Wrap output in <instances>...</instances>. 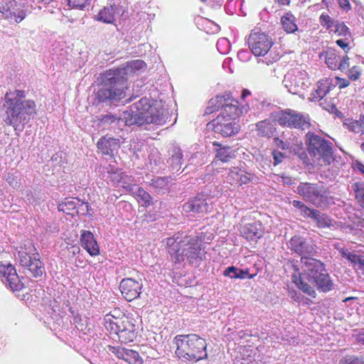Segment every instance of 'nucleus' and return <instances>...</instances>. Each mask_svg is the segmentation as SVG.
Listing matches in <instances>:
<instances>
[{
	"mask_svg": "<svg viewBox=\"0 0 364 364\" xmlns=\"http://www.w3.org/2000/svg\"><path fill=\"white\" fill-rule=\"evenodd\" d=\"M277 145L279 149L282 150H287L289 149V144H287V142H284V141L280 139H277Z\"/></svg>",
	"mask_w": 364,
	"mask_h": 364,
	"instance_id": "obj_59",
	"label": "nucleus"
},
{
	"mask_svg": "<svg viewBox=\"0 0 364 364\" xmlns=\"http://www.w3.org/2000/svg\"><path fill=\"white\" fill-rule=\"evenodd\" d=\"M343 125L354 133H364V114H361L358 120L346 119Z\"/></svg>",
	"mask_w": 364,
	"mask_h": 364,
	"instance_id": "obj_35",
	"label": "nucleus"
},
{
	"mask_svg": "<svg viewBox=\"0 0 364 364\" xmlns=\"http://www.w3.org/2000/svg\"><path fill=\"white\" fill-rule=\"evenodd\" d=\"M282 28L287 33H294L298 30L296 18L291 13H286L281 18Z\"/></svg>",
	"mask_w": 364,
	"mask_h": 364,
	"instance_id": "obj_36",
	"label": "nucleus"
},
{
	"mask_svg": "<svg viewBox=\"0 0 364 364\" xmlns=\"http://www.w3.org/2000/svg\"><path fill=\"white\" fill-rule=\"evenodd\" d=\"M248 46L255 56H264L274 43L270 36L263 32L252 30L247 39Z\"/></svg>",
	"mask_w": 364,
	"mask_h": 364,
	"instance_id": "obj_11",
	"label": "nucleus"
},
{
	"mask_svg": "<svg viewBox=\"0 0 364 364\" xmlns=\"http://www.w3.org/2000/svg\"><path fill=\"white\" fill-rule=\"evenodd\" d=\"M331 33H334L339 36L343 37L344 38H346V40H348L351 38V33L349 28L343 22L338 21H337V23L333 27Z\"/></svg>",
	"mask_w": 364,
	"mask_h": 364,
	"instance_id": "obj_39",
	"label": "nucleus"
},
{
	"mask_svg": "<svg viewBox=\"0 0 364 364\" xmlns=\"http://www.w3.org/2000/svg\"><path fill=\"white\" fill-rule=\"evenodd\" d=\"M146 63L141 60H135L128 62L126 65L116 69H112L118 76L123 77L124 81L127 83L129 75L135 73L137 71L144 70Z\"/></svg>",
	"mask_w": 364,
	"mask_h": 364,
	"instance_id": "obj_24",
	"label": "nucleus"
},
{
	"mask_svg": "<svg viewBox=\"0 0 364 364\" xmlns=\"http://www.w3.org/2000/svg\"><path fill=\"white\" fill-rule=\"evenodd\" d=\"M257 135L259 136L271 137L275 131L274 124L269 119H264L256 124Z\"/></svg>",
	"mask_w": 364,
	"mask_h": 364,
	"instance_id": "obj_32",
	"label": "nucleus"
},
{
	"mask_svg": "<svg viewBox=\"0 0 364 364\" xmlns=\"http://www.w3.org/2000/svg\"><path fill=\"white\" fill-rule=\"evenodd\" d=\"M2 108L5 124L15 129L19 127L23 128L37 114L36 102L26 100L25 91L19 90L5 94Z\"/></svg>",
	"mask_w": 364,
	"mask_h": 364,
	"instance_id": "obj_3",
	"label": "nucleus"
},
{
	"mask_svg": "<svg viewBox=\"0 0 364 364\" xmlns=\"http://www.w3.org/2000/svg\"><path fill=\"white\" fill-rule=\"evenodd\" d=\"M208 126L215 133L220 134L223 136H230L240 130V126L235 119L227 118L223 115H218Z\"/></svg>",
	"mask_w": 364,
	"mask_h": 364,
	"instance_id": "obj_15",
	"label": "nucleus"
},
{
	"mask_svg": "<svg viewBox=\"0 0 364 364\" xmlns=\"http://www.w3.org/2000/svg\"><path fill=\"white\" fill-rule=\"evenodd\" d=\"M240 231L241 235L247 240L257 241L263 236L264 228L260 221L256 220L242 225Z\"/></svg>",
	"mask_w": 364,
	"mask_h": 364,
	"instance_id": "obj_21",
	"label": "nucleus"
},
{
	"mask_svg": "<svg viewBox=\"0 0 364 364\" xmlns=\"http://www.w3.org/2000/svg\"><path fill=\"white\" fill-rule=\"evenodd\" d=\"M213 145L216 152L214 164H218L219 161L226 163L235 157V151L230 146H222L218 142H214Z\"/></svg>",
	"mask_w": 364,
	"mask_h": 364,
	"instance_id": "obj_29",
	"label": "nucleus"
},
{
	"mask_svg": "<svg viewBox=\"0 0 364 364\" xmlns=\"http://www.w3.org/2000/svg\"><path fill=\"white\" fill-rule=\"evenodd\" d=\"M336 82L340 89L345 88L350 85V81L348 80L339 77H336Z\"/></svg>",
	"mask_w": 364,
	"mask_h": 364,
	"instance_id": "obj_55",
	"label": "nucleus"
},
{
	"mask_svg": "<svg viewBox=\"0 0 364 364\" xmlns=\"http://www.w3.org/2000/svg\"><path fill=\"white\" fill-rule=\"evenodd\" d=\"M69 6L80 10L84 9L89 5L90 0H67Z\"/></svg>",
	"mask_w": 364,
	"mask_h": 364,
	"instance_id": "obj_45",
	"label": "nucleus"
},
{
	"mask_svg": "<svg viewBox=\"0 0 364 364\" xmlns=\"http://www.w3.org/2000/svg\"><path fill=\"white\" fill-rule=\"evenodd\" d=\"M319 21L323 27L328 30L331 33L333 27L335 26L337 21L332 19L328 14H322L319 17Z\"/></svg>",
	"mask_w": 364,
	"mask_h": 364,
	"instance_id": "obj_41",
	"label": "nucleus"
},
{
	"mask_svg": "<svg viewBox=\"0 0 364 364\" xmlns=\"http://www.w3.org/2000/svg\"><path fill=\"white\" fill-rule=\"evenodd\" d=\"M0 12L5 18L14 19L16 23L21 22L26 16L21 2L17 0H1Z\"/></svg>",
	"mask_w": 364,
	"mask_h": 364,
	"instance_id": "obj_18",
	"label": "nucleus"
},
{
	"mask_svg": "<svg viewBox=\"0 0 364 364\" xmlns=\"http://www.w3.org/2000/svg\"><path fill=\"white\" fill-rule=\"evenodd\" d=\"M242 170L233 168L229 172L227 178L228 180H232L234 182H238L240 176L242 174Z\"/></svg>",
	"mask_w": 364,
	"mask_h": 364,
	"instance_id": "obj_49",
	"label": "nucleus"
},
{
	"mask_svg": "<svg viewBox=\"0 0 364 364\" xmlns=\"http://www.w3.org/2000/svg\"><path fill=\"white\" fill-rule=\"evenodd\" d=\"M361 73L358 66H353L348 70V76L351 80H357L360 77Z\"/></svg>",
	"mask_w": 364,
	"mask_h": 364,
	"instance_id": "obj_48",
	"label": "nucleus"
},
{
	"mask_svg": "<svg viewBox=\"0 0 364 364\" xmlns=\"http://www.w3.org/2000/svg\"><path fill=\"white\" fill-rule=\"evenodd\" d=\"M330 91L328 83L324 80H320L316 84V88L311 94V101H319L323 99Z\"/></svg>",
	"mask_w": 364,
	"mask_h": 364,
	"instance_id": "obj_33",
	"label": "nucleus"
},
{
	"mask_svg": "<svg viewBox=\"0 0 364 364\" xmlns=\"http://www.w3.org/2000/svg\"><path fill=\"white\" fill-rule=\"evenodd\" d=\"M360 149L364 153V142L360 144Z\"/></svg>",
	"mask_w": 364,
	"mask_h": 364,
	"instance_id": "obj_64",
	"label": "nucleus"
},
{
	"mask_svg": "<svg viewBox=\"0 0 364 364\" xmlns=\"http://www.w3.org/2000/svg\"><path fill=\"white\" fill-rule=\"evenodd\" d=\"M216 47H217L218 50L221 54L225 55V54L228 53L230 50V43L228 38H221L218 39L217 44H216Z\"/></svg>",
	"mask_w": 364,
	"mask_h": 364,
	"instance_id": "obj_44",
	"label": "nucleus"
},
{
	"mask_svg": "<svg viewBox=\"0 0 364 364\" xmlns=\"http://www.w3.org/2000/svg\"><path fill=\"white\" fill-rule=\"evenodd\" d=\"M119 122H123L127 126L160 125L166 122V115L161 109L151 105L149 98L142 97L132 104L129 109L124 111L119 118L111 114L102 115L99 119V126L107 129Z\"/></svg>",
	"mask_w": 364,
	"mask_h": 364,
	"instance_id": "obj_2",
	"label": "nucleus"
},
{
	"mask_svg": "<svg viewBox=\"0 0 364 364\" xmlns=\"http://www.w3.org/2000/svg\"><path fill=\"white\" fill-rule=\"evenodd\" d=\"M0 277L1 281L6 286L9 287L12 291H20L24 285L20 280L16 270L11 264H0Z\"/></svg>",
	"mask_w": 364,
	"mask_h": 364,
	"instance_id": "obj_19",
	"label": "nucleus"
},
{
	"mask_svg": "<svg viewBox=\"0 0 364 364\" xmlns=\"http://www.w3.org/2000/svg\"><path fill=\"white\" fill-rule=\"evenodd\" d=\"M292 204L295 208L299 209L300 210L305 205L303 202L299 200H293Z\"/></svg>",
	"mask_w": 364,
	"mask_h": 364,
	"instance_id": "obj_60",
	"label": "nucleus"
},
{
	"mask_svg": "<svg viewBox=\"0 0 364 364\" xmlns=\"http://www.w3.org/2000/svg\"><path fill=\"white\" fill-rule=\"evenodd\" d=\"M109 350L114 354L118 358L123 359L129 363H142V360L141 359L139 353L134 350L122 348L120 346H109Z\"/></svg>",
	"mask_w": 364,
	"mask_h": 364,
	"instance_id": "obj_23",
	"label": "nucleus"
},
{
	"mask_svg": "<svg viewBox=\"0 0 364 364\" xmlns=\"http://www.w3.org/2000/svg\"><path fill=\"white\" fill-rule=\"evenodd\" d=\"M176 354L179 358L198 361L208 357L205 339L196 334L177 335L174 338Z\"/></svg>",
	"mask_w": 364,
	"mask_h": 364,
	"instance_id": "obj_6",
	"label": "nucleus"
},
{
	"mask_svg": "<svg viewBox=\"0 0 364 364\" xmlns=\"http://www.w3.org/2000/svg\"><path fill=\"white\" fill-rule=\"evenodd\" d=\"M272 156H273V159H274V166H277L279 164H280L284 158V154H282L280 151H274L272 152Z\"/></svg>",
	"mask_w": 364,
	"mask_h": 364,
	"instance_id": "obj_51",
	"label": "nucleus"
},
{
	"mask_svg": "<svg viewBox=\"0 0 364 364\" xmlns=\"http://www.w3.org/2000/svg\"><path fill=\"white\" fill-rule=\"evenodd\" d=\"M311 219L317 223V226L320 228H329L332 226V220L327 215L322 213L318 210L316 211Z\"/></svg>",
	"mask_w": 364,
	"mask_h": 364,
	"instance_id": "obj_38",
	"label": "nucleus"
},
{
	"mask_svg": "<svg viewBox=\"0 0 364 364\" xmlns=\"http://www.w3.org/2000/svg\"><path fill=\"white\" fill-rule=\"evenodd\" d=\"M296 191L305 201L317 208H324L329 203V192L323 183L301 182Z\"/></svg>",
	"mask_w": 364,
	"mask_h": 364,
	"instance_id": "obj_8",
	"label": "nucleus"
},
{
	"mask_svg": "<svg viewBox=\"0 0 364 364\" xmlns=\"http://www.w3.org/2000/svg\"><path fill=\"white\" fill-rule=\"evenodd\" d=\"M213 209V203L204 194H199L185 203L182 207V211L185 213H207Z\"/></svg>",
	"mask_w": 364,
	"mask_h": 364,
	"instance_id": "obj_17",
	"label": "nucleus"
},
{
	"mask_svg": "<svg viewBox=\"0 0 364 364\" xmlns=\"http://www.w3.org/2000/svg\"><path fill=\"white\" fill-rule=\"evenodd\" d=\"M6 181L12 186H17L18 185V181L17 179L11 174H9L6 178Z\"/></svg>",
	"mask_w": 364,
	"mask_h": 364,
	"instance_id": "obj_58",
	"label": "nucleus"
},
{
	"mask_svg": "<svg viewBox=\"0 0 364 364\" xmlns=\"http://www.w3.org/2000/svg\"><path fill=\"white\" fill-rule=\"evenodd\" d=\"M277 120L281 126L306 129L310 127L309 117L306 114L287 109L277 114Z\"/></svg>",
	"mask_w": 364,
	"mask_h": 364,
	"instance_id": "obj_12",
	"label": "nucleus"
},
{
	"mask_svg": "<svg viewBox=\"0 0 364 364\" xmlns=\"http://www.w3.org/2000/svg\"><path fill=\"white\" fill-rule=\"evenodd\" d=\"M287 245L289 249L301 256V262L304 258L312 257L318 253L316 245L301 236L292 237Z\"/></svg>",
	"mask_w": 364,
	"mask_h": 364,
	"instance_id": "obj_13",
	"label": "nucleus"
},
{
	"mask_svg": "<svg viewBox=\"0 0 364 364\" xmlns=\"http://www.w3.org/2000/svg\"><path fill=\"white\" fill-rule=\"evenodd\" d=\"M337 1L341 9L343 11H348L351 9L349 0H337Z\"/></svg>",
	"mask_w": 364,
	"mask_h": 364,
	"instance_id": "obj_54",
	"label": "nucleus"
},
{
	"mask_svg": "<svg viewBox=\"0 0 364 364\" xmlns=\"http://www.w3.org/2000/svg\"><path fill=\"white\" fill-rule=\"evenodd\" d=\"M340 253L341 254L342 257L349 260L350 262L354 264H360L361 265H363V259L358 255H356L355 254L348 252L347 250H345L343 248H341L340 250Z\"/></svg>",
	"mask_w": 364,
	"mask_h": 364,
	"instance_id": "obj_42",
	"label": "nucleus"
},
{
	"mask_svg": "<svg viewBox=\"0 0 364 364\" xmlns=\"http://www.w3.org/2000/svg\"><path fill=\"white\" fill-rule=\"evenodd\" d=\"M123 9L118 5H110L104 7L97 14V20L106 23H112L116 18L121 16Z\"/></svg>",
	"mask_w": 364,
	"mask_h": 364,
	"instance_id": "obj_27",
	"label": "nucleus"
},
{
	"mask_svg": "<svg viewBox=\"0 0 364 364\" xmlns=\"http://www.w3.org/2000/svg\"><path fill=\"white\" fill-rule=\"evenodd\" d=\"M75 214L87 215L90 213V205L87 203L83 202L80 200L79 203L77 205Z\"/></svg>",
	"mask_w": 364,
	"mask_h": 364,
	"instance_id": "obj_47",
	"label": "nucleus"
},
{
	"mask_svg": "<svg viewBox=\"0 0 364 364\" xmlns=\"http://www.w3.org/2000/svg\"><path fill=\"white\" fill-rule=\"evenodd\" d=\"M126 316L118 309H114L104 317V323L106 329L110 333L117 334L122 326Z\"/></svg>",
	"mask_w": 364,
	"mask_h": 364,
	"instance_id": "obj_22",
	"label": "nucleus"
},
{
	"mask_svg": "<svg viewBox=\"0 0 364 364\" xmlns=\"http://www.w3.org/2000/svg\"><path fill=\"white\" fill-rule=\"evenodd\" d=\"M54 1H55V0H28L27 4H28L29 2H33L36 6L41 9V7L39 6H38V4L43 3L45 4H50L51 2H54Z\"/></svg>",
	"mask_w": 364,
	"mask_h": 364,
	"instance_id": "obj_57",
	"label": "nucleus"
},
{
	"mask_svg": "<svg viewBox=\"0 0 364 364\" xmlns=\"http://www.w3.org/2000/svg\"><path fill=\"white\" fill-rule=\"evenodd\" d=\"M79 202L80 199L76 198H65L64 201L58 204V209L59 211H62L67 215H74Z\"/></svg>",
	"mask_w": 364,
	"mask_h": 364,
	"instance_id": "obj_34",
	"label": "nucleus"
},
{
	"mask_svg": "<svg viewBox=\"0 0 364 364\" xmlns=\"http://www.w3.org/2000/svg\"><path fill=\"white\" fill-rule=\"evenodd\" d=\"M316 210H317L311 209L305 205L301 208V212L302 214H304V215H305L308 218H312V217L314 216V215L315 214Z\"/></svg>",
	"mask_w": 364,
	"mask_h": 364,
	"instance_id": "obj_53",
	"label": "nucleus"
},
{
	"mask_svg": "<svg viewBox=\"0 0 364 364\" xmlns=\"http://www.w3.org/2000/svg\"><path fill=\"white\" fill-rule=\"evenodd\" d=\"M357 340L359 343L364 345V332H360L358 335Z\"/></svg>",
	"mask_w": 364,
	"mask_h": 364,
	"instance_id": "obj_62",
	"label": "nucleus"
},
{
	"mask_svg": "<svg viewBox=\"0 0 364 364\" xmlns=\"http://www.w3.org/2000/svg\"><path fill=\"white\" fill-rule=\"evenodd\" d=\"M320 58H324L325 63L332 70H341L345 72L350 66L349 58L346 54L341 53L333 48H328L319 55Z\"/></svg>",
	"mask_w": 364,
	"mask_h": 364,
	"instance_id": "obj_14",
	"label": "nucleus"
},
{
	"mask_svg": "<svg viewBox=\"0 0 364 364\" xmlns=\"http://www.w3.org/2000/svg\"><path fill=\"white\" fill-rule=\"evenodd\" d=\"M363 359L362 356L346 355L339 360V364H363Z\"/></svg>",
	"mask_w": 364,
	"mask_h": 364,
	"instance_id": "obj_43",
	"label": "nucleus"
},
{
	"mask_svg": "<svg viewBox=\"0 0 364 364\" xmlns=\"http://www.w3.org/2000/svg\"><path fill=\"white\" fill-rule=\"evenodd\" d=\"M136 196L138 200L142 203L144 207H148L153 204V198L151 195L144 190V188L139 187L137 188Z\"/></svg>",
	"mask_w": 364,
	"mask_h": 364,
	"instance_id": "obj_40",
	"label": "nucleus"
},
{
	"mask_svg": "<svg viewBox=\"0 0 364 364\" xmlns=\"http://www.w3.org/2000/svg\"><path fill=\"white\" fill-rule=\"evenodd\" d=\"M164 242L171 260L176 264L186 259L190 264H198L202 259L201 248L194 236L178 232Z\"/></svg>",
	"mask_w": 364,
	"mask_h": 364,
	"instance_id": "obj_4",
	"label": "nucleus"
},
{
	"mask_svg": "<svg viewBox=\"0 0 364 364\" xmlns=\"http://www.w3.org/2000/svg\"><path fill=\"white\" fill-rule=\"evenodd\" d=\"M18 256L21 265L33 277H41L45 273L44 264L40 259L38 253L31 255L22 251L18 252Z\"/></svg>",
	"mask_w": 364,
	"mask_h": 364,
	"instance_id": "obj_16",
	"label": "nucleus"
},
{
	"mask_svg": "<svg viewBox=\"0 0 364 364\" xmlns=\"http://www.w3.org/2000/svg\"><path fill=\"white\" fill-rule=\"evenodd\" d=\"M143 284L141 279L132 278L123 279L119 284V289L122 296L128 301L138 298L141 293Z\"/></svg>",
	"mask_w": 364,
	"mask_h": 364,
	"instance_id": "obj_20",
	"label": "nucleus"
},
{
	"mask_svg": "<svg viewBox=\"0 0 364 364\" xmlns=\"http://www.w3.org/2000/svg\"><path fill=\"white\" fill-rule=\"evenodd\" d=\"M306 138L307 151L313 160L329 165L333 160L332 143L311 132L306 134Z\"/></svg>",
	"mask_w": 364,
	"mask_h": 364,
	"instance_id": "obj_7",
	"label": "nucleus"
},
{
	"mask_svg": "<svg viewBox=\"0 0 364 364\" xmlns=\"http://www.w3.org/2000/svg\"><path fill=\"white\" fill-rule=\"evenodd\" d=\"M337 46H338L341 48L343 50L346 54L350 50V47L349 46V43L348 40H346V38L343 39H338L336 41Z\"/></svg>",
	"mask_w": 364,
	"mask_h": 364,
	"instance_id": "obj_50",
	"label": "nucleus"
},
{
	"mask_svg": "<svg viewBox=\"0 0 364 364\" xmlns=\"http://www.w3.org/2000/svg\"><path fill=\"white\" fill-rule=\"evenodd\" d=\"M301 264V272L297 265H291L294 270L291 275L292 282L298 289L312 298L316 296L314 287L323 293L333 289V283L321 261L312 257L304 258Z\"/></svg>",
	"mask_w": 364,
	"mask_h": 364,
	"instance_id": "obj_1",
	"label": "nucleus"
},
{
	"mask_svg": "<svg viewBox=\"0 0 364 364\" xmlns=\"http://www.w3.org/2000/svg\"><path fill=\"white\" fill-rule=\"evenodd\" d=\"M355 168L364 175V165L362 163L357 161L355 163Z\"/></svg>",
	"mask_w": 364,
	"mask_h": 364,
	"instance_id": "obj_61",
	"label": "nucleus"
},
{
	"mask_svg": "<svg viewBox=\"0 0 364 364\" xmlns=\"http://www.w3.org/2000/svg\"><path fill=\"white\" fill-rule=\"evenodd\" d=\"M238 105V101L233 99L230 94L225 93L210 100L205 113L210 114L221 109L219 115H223L227 118L232 117L237 121V118L242 113Z\"/></svg>",
	"mask_w": 364,
	"mask_h": 364,
	"instance_id": "obj_9",
	"label": "nucleus"
},
{
	"mask_svg": "<svg viewBox=\"0 0 364 364\" xmlns=\"http://www.w3.org/2000/svg\"><path fill=\"white\" fill-rule=\"evenodd\" d=\"M81 245L91 256H97L100 254V248L97 242L90 231H82L80 237Z\"/></svg>",
	"mask_w": 364,
	"mask_h": 364,
	"instance_id": "obj_28",
	"label": "nucleus"
},
{
	"mask_svg": "<svg viewBox=\"0 0 364 364\" xmlns=\"http://www.w3.org/2000/svg\"><path fill=\"white\" fill-rule=\"evenodd\" d=\"M251 181V175L250 173H247L245 172L244 171H242V174L240 176V179L237 183H240V184H247L250 183Z\"/></svg>",
	"mask_w": 364,
	"mask_h": 364,
	"instance_id": "obj_52",
	"label": "nucleus"
},
{
	"mask_svg": "<svg viewBox=\"0 0 364 364\" xmlns=\"http://www.w3.org/2000/svg\"><path fill=\"white\" fill-rule=\"evenodd\" d=\"M355 190V198L360 206L364 208V184H360L356 186Z\"/></svg>",
	"mask_w": 364,
	"mask_h": 364,
	"instance_id": "obj_46",
	"label": "nucleus"
},
{
	"mask_svg": "<svg viewBox=\"0 0 364 364\" xmlns=\"http://www.w3.org/2000/svg\"><path fill=\"white\" fill-rule=\"evenodd\" d=\"M116 335H117L119 340L122 343H127L132 342L137 335L136 326L127 317V318H124L121 329H119V333Z\"/></svg>",
	"mask_w": 364,
	"mask_h": 364,
	"instance_id": "obj_26",
	"label": "nucleus"
},
{
	"mask_svg": "<svg viewBox=\"0 0 364 364\" xmlns=\"http://www.w3.org/2000/svg\"><path fill=\"white\" fill-rule=\"evenodd\" d=\"M127 83L112 70L107 71L101 86L95 94V100L103 106H116L125 97Z\"/></svg>",
	"mask_w": 364,
	"mask_h": 364,
	"instance_id": "obj_5",
	"label": "nucleus"
},
{
	"mask_svg": "<svg viewBox=\"0 0 364 364\" xmlns=\"http://www.w3.org/2000/svg\"><path fill=\"white\" fill-rule=\"evenodd\" d=\"M277 2H279L281 4H289L290 2V0H276Z\"/></svg>",
	"mask_w": 364,
	"mask_h": 364,
	"instance_id": "obj_63",
	"label": "nucleus"
},
{
	"mask_svg": "<svg viewBox=\"0 0 364 364\" xmlns=\"http://www.w3.org/2000/svg\"><path fill=\"white\" fill-rule=\"evenodd\" d=\"M113 176H114V179L112 180V181L114 183V185L116 186H119V183L122 182V180L124 178L128 177L127 176H125L123 173H114Z\"/></svg>",
	"mask_w": 364,
	"mask_h": 364,
	"instance_id": "obj_56",
	"label": "nucleus"
},
{
	"mask_svg": "<svg viewBox=\"0 0 364 364\" xmlns=\"http://www.w3.org/2000/svg\"><path fill=\"white\" fill-rule=\"evenodd\" d=\"M168 179L166 177H155L149 182V187L151 191L162 195L168 190Z\"/></svg>",
	"mask_w": 364,
	"mask_h": 364,
	"instance_id": "obj_30",
	"label": "nucleus"
},
{
	"mask_svg": "<svg viewBox=\"0 0 364 364\" xmlns=\"http://www.w3.org/2000/svg\"><path fill=\"white\" fill-rule=\"evenodd\" d=\"M284 87L290 93L299 95L310 85L308 73L299 68L289 70L283 80Z\"/></svg>",
	"mask_w": 364,
	"mask_h": 364,
	"instance_id": "obj_10",
	"label": "nucleus"
},
{
	"mask_svg": "<svg viewBox=\"0 0 364 364\" xmlns=\"http://www.w3.org/2000/svg\"><path fill=\"white\" fill-rule=\"evenodd\" d=\"M223 275L228 277L231 279H244L246 278L252 279L255 274H250L248 269H240L235 266H230L227 267L224 272Z\"/></svg>",
	"mask_w": 364,
	"mask_h": 364,
	"instance_id": "obj_31",
	"label": "nucleus"
},
{
	"mask_svg": "<svg viewBox=\"0 0 364 364\" xmlns=\"http://www.w3.org/2000/svg\"><path fill=\"white\" fill-rule=\"evenodd\" d=\"M97 146L102 154L113 156L114 151L120 146L119 139L106 135L99 139Z\"/></svg>",
	"mask_w": 364,
	"mask_h": 364,
	"instance_id": "obj_25",
	"label": "nucleus"
},
{
	"mask_svg": "<svg viewBox=\"0 0 364 364\" xmlns=\"http://www.w3.org/2000/svg\"><path fill=\"white\" fill-rule=\"evenodd\" d=\"M183 157L182 151L178 147H174L173 154L170 159L171 167L173 171H178L181 166V159Z\"/></svg>",
	"mask_w": 364,
	"mask_h": 364,
	"instance_id": "obj_37",
	"label": "nucleus"
}]
</instances>
